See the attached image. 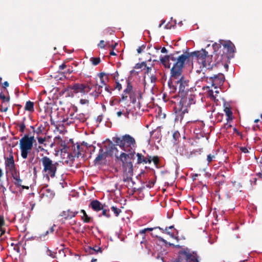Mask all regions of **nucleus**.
Segmentation results:
<instances>
[{"label": "nucleus", "mask_w": 262, "mask_h": 262, "mask_svg": "<svg viewBox=\"0 0 262 262\" xmlns=\"http://www.w3.org/2000/svg\"><path fill=\"white\" fill-rule=\"evenodd\" d=\"M185 59V57H182L178 59V61L168 60V64H169V68L171 66H172L168 85L171 92L174 93L178 89L179 95H184L186 93H190L192 89L190 85L189 79L182 74V69Z\"/></svg>", "instance_id": "obj_1"}, {"label": "nucleus", "mask_w": 262, "mask_h": 262, "mask_svg": "<svg viewBox=\"0 0 262 262\" xmlns=\"http://www.w3.org/2000/svg\"><path fill=\"white\" fill-rule=\"evenodd\" d=\"M179 52H176L174 53L161 57L160 59L161 63L165 68H169V64H168V60L178 61L180 57H184L186 58L184 60V63L186 61L188 62L190 60L192 61L195 60L201 65V67L202 66L203 68H206L208 70H212L214 66L216 67L218 64L215 61L211 63L212 61H210L211 58L208 55V52L204 49L177 56Z\"/></svg>", "instance_id": "obj_2"}, {"label": "nucleus", "mask_w": 262, "mask_h": 262, "mask_svg": "<svg viewBox=\"0 0 262 262\" xmlns=\"http://www.w3.org/2000/svg\"><path fill=\"white\" fill-rule=\"evenodd\" d=\"M135 153L121 152L119 156H116L118 160L122 163V168L126 178L124 181H129L133 176V161L135 159Z\"/></svg>", "instance_id": "obj_3"}, {"label": "nucleus", "mask_w": 262, "mask_h": 262, "mask_svg": "<svg viewBox=\"0 0 262 262\" xmlns=\"http://www.w3.org/2000/svg\"><path fill=\"white\" fill-rule=\"evenodd\" d=\"M113 140L117 145L125 151L124 152L135 153L136 140L130 135L126 134L121 137H114Z\"/></svg>", "instance_id": "obj_4"}, {"label": "nucleus", "mask_w": 262, "mask_h": 262, "mask_svg": "<svg viewBox=\"0 0 262 262\" xmlns=\"http://www.w3.org/2000/svg\"><path fill=\"white\" fill-rule=\"evenodd\" d=\"M40 162L43 167L42 173L43 178L49 181L50 178H54L55 177L59 164L57 162L52 161L47 156L43 157Z\"/></svg>", "instance_id": "obj_5"}, {"label": "nucleus", "mask_w": 262, "mask_h": 262, "mask_svg": "<svg viewBox=\"0 0 262 262\" xmlns=\"http://www.w3.org/2000/svg\"><path fill=\"white\" fill-rule=\"evenodd\" d=\"M126 86L123 91L119 102L126 101L129 96L130 102L135 104L137 102V99H141V92L140 91L134 90L132 82L129 80L126 81Z\"/></svg>", "instance_id": "obj_6"}, {"label": "nucleus", "mask_w": 262, "mask_h": 262, "mask_svg": "<svg viewBox=\"0 0 262 262\" xmlns=\"http://www.w3.org/2000/svg\"><path fill=\"white\" fill-rule=\"evenodd\" d=\"M223 49L225 50L226 52L225 54H215L217 57L215 58V62L219 64L222 63L223 65V62L225 60L226 58L230 59L233 57V54L235 52V46L234 44L230 40L224 41L222 44Z\"/></svg>", "instance_id": "obj_7"}, {"label": "nucleus", "mask_w": 262, "mask_h": 262, "mask_svg": "<svg viewBox=\"0 0 262 262\" xmlns=\"http://www.w3.org/2000/svg\"><path fill=\"white\" fill-rule=\"evenodd\" d=\"M179 96L181 98L176 108L179 111L182 112L183 114L188 113V108L190 107L192 104L195 103V96L190 92L184 95H179Z\"/></svg>", "instance_id": "obj_8"}, {"label": "nucleus", "mask_w": 262, "mask_h": 262, "mask_svg": "<svg viewBox=\"0 0 262 262\" xmlns=\"http://www.w3.org/2000/svg\"><path fill=\"white\" fill-rule=\"evenodd\" d=\"M34 137H29L25 135L19 141V148L20 149V155L23 159H26L28 157L32 149Z\"/></svg>", "instance_id": "obj_9"}, {"label": "nucleus", "mask_w": 262, "mask_h": 262, "mask_svg": "<svg viewBox=\"0 0 262 262\" xmlns=\"http://www.w3.org/2000/svg\"><path fill=\"white\" fill-rule=\"evenodd\" d=\"M68 89L72 91L73 93L76 94L80 93L83 94H85L91 90L92 88L88 85L76 83L73 85H69Z\"/></svg>", "instance_id": "obj_10"}, {"label": "nucleus", "mask_w": 262, "mask_h": 262, "mask_svg": "<svg viewBox=\"0 0 262 262\" xmlns=\"http://www.w3.org/2000/svg\"><path fill=\"white\" fill-rule=\"evenodd\" d=\"M207 78H209V82L215 89L223 85L225 81V76L222 73H218L209 77H207Z\"/></svg>", "instance_id": "obj_11"}, {"label": "nucleus", "mask_w": 262, "mask_h": 262, "mask_svg": "<svg viewBox=\"0 0 262 262\" xmlns=\"http://www.w3.org/2000/svg\"><path fill=\"white\" fill-rule=\"evenodd\" d=\"M78 213L77 211H72L70 209H68L62 211L59 215L63 217L65 220H70L75 217Z\"/></svg>", "instance_id": "obj_12"}, {"label": "nucleus", "mask_w": 262, "mask_h": 262, "mask_svg": "<svg viewBox=\"0 0 262 262\" xmlns=\"http://www.w3.org/2000/svg\"><path fill=\"white\" fill-rule=\"evenodd\" d=\"M116 144H113L112 142L110 141L107 145L106 146V154L110 156H112L113 155H115L116 157L117 156V154L118 152V150L116 147Z\"/></svg>", "instance_id": "obj_13"}, {"label": "nucleus", "mask_w": 262, "mask_h": 262, "mask_svg": "<svg viewBox=\"0 0 262 262\" xmlns=\"http://www.w3.org/2000/svg\"><path fill=\"white\" fill-rule=\"evenodd\" d=\"M137 164H140L141 163L144 164H147L149 163L150 164L151 162V157L150 156H147V157H144L143 155H142V154L137 153Z\"/></svg>", "instance_id": "obj_14"}, {"label": "nucleus", "mask_w": 262, "mask_h": 262, "mask_svg": "<svg viewBox=\"0 0 262 262\" xmlns=\"http://www.w3.org/2000/svg\"><path fill=\"white\" fill-rule=\"evenodd\" d=\"M89 206L91 207L94 211L98 212L101 210V209H103V207L105 206V205H102L99 201L95 200L91 202Z\"/></svg>", "instance_id": "obj_15"}, {"label": "nucleus", "mask_w": 262, "mask_h": 262, "mask_svg": "<svg viewBox=\"0 0 262 262\" xmlns=\"http://www.w3.org/2000/svg\"><path fill=\"white\" fill-rule=\"evenodd\" d=\"M5 165L8 167L10 170L13 171L15 169V163L13 156L11 154L7 157L5 161Z\"/></svg>", "instance_id": "obj_16"}, {"label": "nucleus", "mask_w": 262, "mask_h": 262, "mask_svg": "<svg viewBox=\"0 0 262 262\" xmlns=\"http://www.w3.org/2000/svg\"><path fill=\"white\" fill-rule=\"evenodd\" d=\"M86 252L89 253L90 254H97L98 253H102V249L101 247L95 246V247H88V248H85Z\"/></svg>", "instance_id": "obj_17"}, {"label": "nucleus", "mask_w": 262, "mask_h": 262, "mask_svg": "<svg viewBox=\"0 0 262 262\" xmlns=\"http://www.w3.org/2000/svg\"><path fill=\"white\" fill-rule=\"evenodd\" d=\"M107 155L106 152L104 151L103 148L101 147L99 149L98 156L94 160L95 164L98 163L100 161L105 158Z\"/></svg>", "instance_id": "obj_18"}, {"label": "nucleus", "mask_w": 262, "mask_h": 262, "mask_svg": "<svg viewBox=\"0 0 262 262\" xmlns=\"http://www.w3.org/2000/svg\"><path fill=\"white\" fill-rule=\"evenodd\" d=\"M73 151L71 153L72 157L74 158H79L82 155V153L79 152V144H77L76 146L75 145L72 146Z\"/></svg>", "instance_id": "obj_19"}, {"label": "nucleus", "mask_w": 262, "mask_h": 262, "mask_svg": "<svg viewBox=\"0 0 262 262\" xmlns=\"http://www.w3.org/2000/svg\"><path fill=\"white\" fill-rule=\"evenodd\" d=\"M80 212L83 214V216H81V220L84 223H89L93 221V218L88 216L84 210L81 209Z\"/></svg>", "instance_id": "obj_20"}, {"label": "nucleus", "mask_w": 262, "mask_h": 262, "mask_svg": "<svg viewBox=\"0 0 262 262\" xmlns=\"http://www.w3.org/2000/svg\"><path fill=\"white\" fill-rule=\"evenodd\" d=\"M98 76L100 79L101 84L102 85H106L107 82L108 81L107 75L104 73L101 72L98 74Z\"/></svg>", "instance_id": "obj_21"}, {"label": "nucleus", "mask_w": 262, "mask_h": 262, "mask_svg": "<svg viewBox=\"0 0 262 262\" xmlns=\"http://www.w3.org/2000/svg\"><path fill=\"white\" fill-rule=\"evenodd\" d=\"M25 110L30 112H33L34 111V102L31 101H27L25 106Z\"/></svg>", "instance_id": "obj_22"}, {"label": "nucleus", "mask_w": 262, "mask_h": 262, "mask_svg": "<svg viewBox=\"0 0 262 262\" xmlns=\"http://www.w3.org/2000/svg\"><path fill=\"white\" fill-rule=\"evenodd\" d=\"M75 119L81 122H85L87 119V117L85 114L83 113H80L77 114L75 117Z\"/></svg>", "instance_id": "obj_23"}, {"label": "nucleus", "mask_w": 262, "mask_h": 262, "mask_svg": "<svg viewBox=\"0 0 262 262\" xmlns=\"http://www.w3.org/2000/svg\"><path fill=\"white\" fill-rule=\"evenodd\" d=\"M224 112L227 116V120L228 122L232 120V112L229 107H226L224 108Z\"/></svg>", "instance_id": "obj_24"}, {"label": "nucleus", "mask_w": 262, "mask_h": 262, "mask_svg": "<svg viewBox=\"0 0 262 262\" xmlns=\"http://www.w3.org/2000/svg\"><path fill=\"white\" fill-rule=\"evenodd\" d=\"M155 228L159 229L160 230H161L162 231L163 233H166V234L169 235L171 237H172V238L174 237V238H176L177 241H179L178 237H177V236L174 237V233L169 232L168 230V228H165V229H163L160 227H155Z\"/></svg>", "instance_id": "obj_25"}, {"label": "nucleus", "mask_w": 262, "mask_h": 262, "mask_svg": "<svg viewBox=\"0 0 262 262\" xmlns=\"http://www.w3.org/2000/svg\"><path fill=\"white\" fill-rule=\"evenodd\" d=\"M0 99L2 100V103H9L10 96L9 95L5 96L3 92L0 93Z\"/></svg>", "instance_id": "obj_26"}, {"label": "nucleus", "mask_w": 262, "mask_h": 262, "mask_svg": "<svg viewBox=\"0 0 262 262\" xmlns=\"http://www.w3.org/2000/svg\"><path fill=\"white\" fill-rule=\"evenodd\" d=\"M223 42H221L220 43H217L215 42L212 45V48L214 50V60H215V58L217 57V56L215 55V54L216 53V52L217 50L221 48L222 44Z\"/></svg>", "instance_id": "obj_27"}, {"label": "nucleus", "mask_w": 262, "mask_h": 262, "mask_svg": "<svg viewBox=\"0 0 262 262\" xmlns=\"http://www.w3.org/2000/svg\"><path fill=\"white\" fill-rule=\"evenodd\" d=\"M26 120V118H23V121L20 123H17V125L19 126V130L20 132L23 133L25 132L26 128V124L24 121Z\"/></svg>", "instance_id": "obj_28"}, {"label": "nucleus", "mask_w": 262, "mask_h": 262, "mask_svg": "<svg viewBox=\"0 0 262 262\" xmlns=\"http://www.w3.org/2000/svg\"><path fill=\"white\" fill-rule=\"evenodd\" d=\"M5 224L4 217L3 215H0V231H1V235L5 233V230L2 229L3 226Z\"/></svg>", "instance_id": "obj_29"}, {"label": "nucleus", "mask_w": 262, "mask_h": 262, "mask_svg": "<svg viewBox=\"0 0 262 262\" xmlns=\"http://www.w3.org/2000/svg\"><path fill=\"white\" fill-rule=\"evenodd\" d=\"M55 226V225H54L52 227H51L49 230H47L45 233L42 234H41L40 236H39V237L40 238H42V237H45L46 235H47L48 234H49V233H53L54 231V227Z\"/></svg>", "instance_id": "obj_30"}, {"label": "nucleus", "mask_w": 262, "mask_h": 262, "mask_svg": "<svg viewBox=\"0 0 262 262\" xmlns=\"http://www.w3.org/2000/svg\"><path fill=\"white\" fill-rule=\"evenodd\" d=\"M90 61L94 66H97L100 62L101 60L99 57H91Z\"/></svg>", "instance_id": "obj_31"}, {"label": "nucleus", "mask_w": 262, "mask_h": 262, "mask_svg": "<svg viewBox=\"0 0 262 262\" xmlns=\"http://www.w3.org/2000/svg\"><path fill=\"white\" fill-rule=\"evenodd\" d=\"M101 91H98L95 90L93 92L90 93V95L94 99L97 98L101 94Z\"/></svg>", "instance_id": "obj_32"}, {"label": "nucleus", "mask_w": 262, "mask_h": 262, "mask_svg": "<svg viewBox=\"0 0 262 262\" xmlns=\"http://www.w3.org/2000/svg\"><path fill=\"white\" fill-rule=\"evenodd\" d=\"M9 103H2L0 106V111L2 112H6L8 111Z\"/></svg>", "instance_id": "obj_33"}, {"label": "nucleus", "mask_w": 262, "mask_h": 262, "mask_svg": "<svg viewBox=\"0 0 262 262\" xmlns=\"http://www.w3.org/2000/svg\"><path fill=\"white\" fill-rule=\"evenodd\" d=\"M111 209L114 212V214H115V215L116 216H118L119 215V214L120 213V212H121V209L117 208L115 206H112L111 207Z\"/></svg>", "instance_id": "obj_34"}, {"label": "nucleus", "mask_w": 262, "mask_h": 262, "mask_svg": "<svg viewBox=\"0 0 262 262\" xmlns=\"http://www.w3.org/2000/svg\"><path fill=\"white\" fill-rule=\"evenodd\" d=\"M105 206L103 207V209H101L102 210V215L103 216H106L107 218H109L110 217V214L108 213L109 212V210H107L104 208Z\"/></svg>", "instance_id": "obj_35"}, {"label": "nucleus", "mask_w": 262, "mask_h": 262, "mask_svg": "<svg viewBox=\"0 0 262 262\" xmlns=\"http://www.w3.org/2000/svg\"><path fill=\"white\" fill-rule=\"evenodd\" d=\"M47 254L52 258H55L56 253L55 252L52 251L51 250H50L49 249H48L47 250Z\"/></svg>", "instance_id": "obj_36"}, {"label": "nucleus", "mask_w": 262, "mask_h": 262, "mask_svg": "<svg viewBox=\"0 0 262 262\" xmlns=\"http://www.w3.org/2000/svg\"><path fill=\"white\" fill-rule=\"evenodd\" d=\"M173 138L175 141L179 139L180 137V134L179 132L176 131L173 134Z\"/></svg>", "instance_id": "obj_37"}, {"label": "nucleus", "mask_w": 262, "mask_h": 262, "mask_svg": "<svg viewBox=\"0 0 262 262\" xmlns=\"http://www.w3.org/2000/svg\"><path fill=\"white\" fill-rule=\"evenodd\" d=\"M151 161H152L155 165H158L159 163V159L158 156H154L151 159Z\"/></svg>", "instance_id": "obj_38"}, {"label": "nucleus", "mask_w": 262, "mask_h": 262, "mask_svg": "<svg viewBox=\"0 0 262 262\" xmlns=\"http://www.w3.org/2000/svg\"><path fill=\"white\" fill-rule=\"evenodd\" d=\"M143 66H144L145 67H146V64L144 62H143L141 63L136 64L135 67V68L136 69H139L142 68Z\"/></svg>", "instance_id": "obj_39"}, {"label": "nucleus", "mask_w": 262, "mask_h": 262, "mask_svg": "<svg viewBox=\"0 0 262 262\" xmlns=\"http://www.w3.org/2000/svg\"><path fill=\"white\" fill-rule=\"evenodd\" d=\"M154 229H156L155 228H154ZM154 230V228H145V229H142L140 231V233L141 234H144L147 231H151Z\"/></svg>", "instance_id": "obj_40"}, {"label": "nucleus", "mask_w": 262, "mask_h": 262, "mask_svg": "<svg viewBox=\"0 0 262 262\" xmlns=\"http://www.w3.org/2000/svg\"><path fill=\"white\" fill-rule=\"evenodd\" d=\"M22 182V180L19 178L18 179H16L15 182H14V184L17 187L21 186V183Z\"/></svg>", "instance_id": "obj_41"}, {"label": "nucleus", "mask_w": 262, "mask_h": 262, "mask_svg": "<svg viewBox=\"0 0 262 262\" xmlns=\"http://www.w3.org/2000/svg\"><path fill=\"white\" fill-rule=\"evenodd\" d=\"M98 46L99 48L101 49H104L105 47V45L104 44V41L103 40H100L98 45Z\"/></svg>", "instance_id": "obj_42"}, {"label": "nucleus", "mask_w": 262, "mask_h": 262, "mask_svg": "<svg viewBox=\"0 0 262 262\" xmlns=\"http://www.w3.org/2000/svg\"><path fill=\"white\" fill-rule=\"evenodd\" d=\"M145 45H142V46L141 47H139L137 51V52L138 54H140L142 53V52L143 51V50L145 48Z\"/></svg>", "instance_id": "obj_43"}, {"label": "nucleus", "mask_w": 262, "mask_h": 262, "mask_svg": "<svg viewBox=\"0 0 262 262\" xmlns=\"http://www.w3.org/2000/svg\"><path fill=\"white\" fill-rule=\"evenodd\" d=\"M214 156L211 155V154H209L207 156V161L208 163H210L212 161L213 159L214 158Z\"/></svg>", "instance_id": "obj_44"}, {"label": "nucleus", "mask_w": 262, "mask_h": 262, "mask_svg": "<svg viewBox=\"0 0 262 262\" xmlns=\"http://www.w3.org/2000/svg\"><path fill=\"white\" fill-rule=\"evenodd\" d=\"M115 89H117L118 91H120L122 89L121 84L118 81L116 82V85L115 86Z\"/></svg>", "instance_id": "obj_45"}, {"label": "nucleus", "mask_w": 262, "mask_h": 262, "mask_svg": "<svg viewBox=\"0 0 262 262\" xmlns=\"http://www.w3.org/2000/svg\"><path fill=\"white\" fill-rule=\"evenodd\" d=\"M73 69L72 67H71L69 66V68L65 70V71L64 72V74H70L72 73V72H73V69Z\"/></svg>", "instance_id": "obj_46"}, {"label": "nucleus", "mask_w": 262, "mask_h": 262, "mask_svg": "<svg viewBox=\"0 0 262 262\" xmlns=\"http://www.w3.org/2000/svg\"><path fill=\"white\" fill-rule=\"evenodd\" d=\"M68 67V66L65 63H63L61 65H60L59 67V70H63L67 68Z\"/></svg>", "instance_id": "obj_47"}, {"label": "nucleus", "mask_w": 262, "mask_h": 262, "mask_svg": "<svg viewBox=\"0 0 262 262\" xmlns=\"http://www.w3.org/2000/svg\"><path fill=\"white\" fill-rule=\"evenodd\" d=\"M89 102V100H87V99H80V104L83 105V104H88Z\"/></svg>", "instance_id": "obj_48"}, {"label": "nucleus", "mask_w": 262, "mask_h": 262, "mask_svg": "<svg viewBox=\"0 0 262 262\" xmlns=\"http://www.w3.org/2000/svg\"><path fill=\"white\" fill-rule=\"evenodd\" d=\"M38 142L39 144H43L46 139L41 137H37Z\"/></svg>", "instance_id": "obj_49"}, {"label": "nucleus", "mask_w": 262, "mask_h": 262, "mask_svg": "<svg viewBox=\"0 0 262 262\" xmlns=\"http://www.w3.org/2000/svg\"><path fill=\"white\" fill-rule=\"evenodd\" d=\"M103 87V85H98L97 84H96V91H101L102 92V90H101V89Z\"/></svg>", "instance_id": "obj_50"}, {"label": "nucleus", "mask_w": 262, "mask_h": 262, "mask_svg": "<svg viewBox=\"0 0 262 262\" xmlns=\"http://www.w3.org/2000/svg\"><path fill=\"white\" fill-rule=\"evenodd\" d=\"M241 150L243 152H244V153H248V152H249L248 149H247V148H246L245 147H241Z\"/></svg>", "instance_id": "obj_51"}, {"label": "nucleus", "mask_w": 262, "mask_h": 262, "mask_svg": "<svg viewBox=\"0 0 262 262\" xmlns=\"http://www.w3.org/2000/svg\"><path fill=\"white\" fill-rule=\"evenodd\" d=\"M105 90L108 92L110 95L112 94V89H111L109 86H105Z\"/></svg>", "instance_id": "obj_52"}, {"label": "nucleus", "mask_w": 262, "mask_h": 262, "mask_svg": "<svg viewBox=\"0 0 262 262\" xmlns=\"http://www.w3.org/2000/svg\"><path fill=\"white\" fill-rule=\"evenodd\" d=\"M12 177L15 180H16V179H18L19 178V175L17 174V172H16L12 173Z\"/></svg>", "instance_id": "obj_53"}, {"label": "nucleus", "mask_w": 262, "mask_h": 262, "mask_svg": "<svg viewBox=\"0 0 262 262\" xmlns=\"http://www.w3.org/2000/svg\"><path fill=\"white\" fill-rule=\"evenodd\" d=\"M150 79H151V81L152 82H155L157 80V78H156V76L151 75L150 77Z\"/></svg>", "instance_id": "obj_54"}, {"label": "nucleus", "mask_w": 262, "mask_h": 262, "mask_svg": "<svg viewBox=\"0 0 262 262\" xmlns=\"http://www.w3.org/2000/svg\"><path fill=\"white\" fill-rule=\"evenodd\" d=\"M9 83L7 82V81H5L4 83H3V87L5 89H6L7 87L9 86Z\"/></svg>", "instance_id": "obj_55"}, {"label": "nucleus", "mask_w": 262, "mask_h": 262, "mask_svg": "<svg viewBox=\"0 0 262 262\" xmlns=\"http://www.w3.org/2000/svg\"><path fill=\"white\" fill-rule=\"evenodd\" d=\"M168 244H169V246H173V247H176L177 248H181V246L179 245H175L173 244H171V243H168Z\"/></svg>", "instance_id": "obj_56"}, {"label": "nucleus", "mask_w": 262, "mask_h": 262, "mask_svg": "<svg viewBox=\"0 0 262 262\" xmlns=\"http://www.w3.org/2000/svg\"><path fill=\"white\" fill-rule=\"evenodd\" d=\"M103 117L102 115H99L97 117V121L100 122L102 120Z\"/></svg>", "instance_id": "obj_57"}, {"label": "nucleus", "mask_w": 262, "mask_h": 262, "mask_svg": "<svg viewBox=\"0 0 262 262\" xmlns=\"http://www.w3.org/2000/svg\"><path fill=\"white\" fill-rule=\"evenodd\" d=\"M161 52L162 53H167V50L165 47H163L161 49Z\"/></svg>", "instance_id": "obj_58"}, {"label": "nucleus", "mask_w": 262, "mask_h": 262, "mask_svg": "<svg viewBox=\"0 0 262 262\" xmlns=\"http://www.w3.org/2000/svg\"><path fill=\"white\" fill-rule=\"evenodd\" d=\"M231 127V125H230V124H226L225 125V127L226 129H228L229 128H230Z\"/></svg>", "instance_id": "obj_59"}, {"label": "nucleus", "mask_w": 262, "mask_h": 262, "mask_svg": "<svg viewBox=\"0 0 262 262\" xmlns=\"http://www.w3.org/2000/svg\"><path fill=\"white\" fill-rule=\"evenodd\" d=\"M117 115L118 117H120L122 115V112L121 111H119L117 113Z\"/></svg>", "instance_id": "obj_60"}, {"label": "nucleus", "mask_w": 262, "mask_h": 262, "mask_svg": "<svg viewBox=\"0 0 262 262\" xmlns=\"http://www.w3.org/2000/svg\"><path fill=\"white\" fill-rule=\"evenodd\" d=\"M110 55L112 56H115L116 55V54L115 52H114V51H111L110 53Z\"/></svg>", "instance_id": "obj_61"}, {"label": "nucleus", "mask_w": 262, "mask_h": 262, "mask_svg": "<svg viewBox=\"0 0 262 262\" xmlns=\"http://www.w3.org/2000/svg\"><path fill=\"white\" fill-rule=\"evenodd\" d=\"M165 20H162L161 23L159 25L158 27L161 28V26L165 23Z\"/></svg>", "instance_id": "obj_62"}, {"label": "nucleus", "mask_w": 262, "mask_h": 262, "mask_svg": "<svg viewBox=\"0 0 262 262\" xmlns=\"http://www.w3.org/2000/svg\"><path fill=\"white\" fill-rule=\"evenodd\" d=\"M213 91H212V90H211V91H209L208 92V94H209V95L210 96H212L213 97H214L213 96Z\"/></svg>", "instance_id": "obj_63"}, {"label": "nucleus", "mask_w": 262, "mask_h": 262, "mask_svg": "<svg viewBox=\"0 0 262 262\" xmlns=\"http://www.w3.org/2000/svg\"><path fill=\"white\" fill-rule=\"evenodd\" d=\"M35 203H31V210L33 209V208L35 207Z\"/></svg>", "instance_id": "obj_64"}]
</instances>
